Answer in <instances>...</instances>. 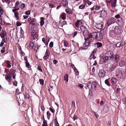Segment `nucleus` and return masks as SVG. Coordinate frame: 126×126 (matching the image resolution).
<instances>
[{
  "mask_svg": "<svg viewBox=\"0 0 126 126\" xmlns=\"http://www.w3.org/2000/svg\"><path fill=\"white\" fill-rule=\"evenodd\" d=\"M94 39L98 41H100L103 38V34L100 32H94L92 33Z\"/></svg>",
  "mask_w": 126,
  "mask_h": 126,
  "instance_id": "nucleus-1",
  "label": "nucleus"
},
{
  "mask_svg": "<svg viewBox=\"0 0 126 126\" xmlns=\"http://www.w3.org/2000/svg\"><path fill=\"white\" fill-rule=\"evenodd\" d=\"M31 41H32V40H35L37 39L38 36L36 32L33 29L31 30Z\"/></svg>",
  "mask_w": 126,
  "mask_h": 126,
  "instance_id": "nucleus-2",
  "label": "nucleus"
},
{
  "mask_svg": "<svg viewBox=\"0 0 126 126\" xmlns=\"http://www.w3.org/2000/svg\"><path fill=\"white\" fill-rule=\"evenodd\" d=\"M94 38L93 37L92 33H90L88 35V37L87 38L84 39L85 40H87V41H89V43L93 42L94 41Z\"/></svg>",
  "mask_w": 126,
  "mask_h": 126,
  "instance_id": "nucleus-3",
  "label": "nucleus"
},
{
  "mask_svg": "<svg viewBox=\"0 0 126 126\" xmlns=\"http://www.w3.org/2000/svg\"><path fill=\"white\" fill-rule=\"evenodd\" d=\"M114 30L117 35L120 34L123 31L121 27L119 26H116Z\"/></svg>",
  "mask_w": 126,
  "mask_h": 126,
  "instance_id": "nucleus-4",
  "label": "nucleus"
},
{
  "mask_svg": "<svg viewBox=\"0 0 126 126\" xmlns=\"http://www.w3.org/2000/svg\"><path fill=\"white\" fill-rule=\"evenodd\" d=\"M115 22V18L113 17L110 18L107 20V26L108 27L111 24H114Z\"/></svg>",
  "mask_w": 126,
  "mask_h": 126,
  "instance_id": "nucleus-5",
  "label": "nucleus"
},
{
  "mask_svg": "<svg viewBox=\"0 0 126 126\" xmlns=\"http://www.w3.org/2000/svg\"><path fill=\"white\" fill-rule=\"evenodd\" d=\"M115 20L117 23L120 22H123V18L120 16V15L119 14H117L115 16Z\"/></svg>",
  "mask_w": 126,
  "mask_h": 126,
  "instance_id": "nucleus-6",
  "label": "nucleus"
},
{
  "mask_svg": "<svg viewBox=\"0 0 126 126\" xmlns=\"http://www.w3.org/2000/svg\"><path fill=\"white\" fill-rule=\"evenodd\" d=\"M112 58L111 60L115 63L119 61V56L117 54L114 55Z\"/></svg>",
  "mask_w": 126,
  "mask_h": 126,
  "instance_id": "nucleus-7",
  "label": "nucleus"
},
{
  "mask_svg": "<svg viewBox=\"0 0 126 126\" xmlns=\"http://www.w3.org/2000/svg\"><path fill=\"white\" fill-rule=\"evenodd\" d=\"M124 74V73H123L120 70H117L116 72V76L118 78H121L123 76Z\"/></svg>",
  "mask_w": 126,
  "mask_h": 126,
  "instance_id": "nucleus-8",
  "label": "nucleus"
},
{
  "mask_svg": "<svg viewBox=\"0 0 126 126\" xmlns=\"http://www.w3.org/2000/svg\"><path fill=\"white\" fill-rule=\"evenodd\" d=\"M106 73L105 71L104 70H100L98 73V76L100 78H102L105 76Z\"/></svg>",
  "mask_w": 126,
  "mask_h": 126,
  "instance_id": "nucleus-9",
  "label": "nucleus"
},
{
  "mask_svg": "<svg viewBox=\"0 0 126 126\" xmlns=\"http://www.w3.org/2000/svg\"><path fill=\"white\" fill-rule=\"evenodd\" d=\"M28 21L29 22L30 24L33 27L35 25V19L31 18V17H29L28 19Z\"/></svg>",
  "mask_w": 126,
  "mask_h": 126,
  "instance_id": "nucleus-10",
  "label": "nucleus"
},
{
  "mask_svg": "<svg viewBox=\"0 0 126 126\" xmlns=\"http://www.w3.org/2000/svg\"><path fill=\"white\" fill-rule=\"evenodd\" d=\"M80 30L82 32L83 35H84L85 34L87 33L88 31V29L87 28L82 25L80 26Z\"/></svg>",
  "mask_w": 126,
  "mask_h": 126,
  "instance_id": "nucleus-11",
  "label": "nucleus"
},
{
  "mask_svg": "<svg viewBox=\"0 0 126 126\" xmlns=\"http://www.w3.org/2000/svg\"><path fill=\"white\" fill-rule=\"evenodd\" d=\"M107 67L109 70L110 71H112L115 68L114 66H113V64L111 63H109L108 64Z\"/></svg>",
  "mask_w": 126,
  "mask_h": 126,
  "instance_id": "nucleus-12",
  "label": "nucleus"
},
{
  "mask_svg": "<svg viewBox=\"0 0 126 126\" xmlns=\"http://www.w3.org/2000/svg\"><path fill=\"white\" fill-rule=\"evenodd\" d=\"M97 84L96 82H93L92 83L91 88L92 90L93 91H94L96 90V85Z\"/></svg>",
  "mask_w": 126,
  "mask_h": 126,
  "instance_id": "nucleus-13",
  "label": "nucleus"
},
{
  "mask_svg": "<svg viewBox=\"0 0 126 126\" xmlns=\"http://www.w3.org/2000/svg\"><path fill=\"white\" fill-rule=\"evenodd\" d=\"M12 76L8 74L5 76V79L8 82V84L9 85L11 84Z\"/></svg>",
  "mask_w": 126,
  "mask_h": 126,
  "instance_id": "nucleus-14",
  "label": "nucleus"
},
{
  "mask_svg": "<svg viewBox=\"0 0 126 126\" xmlns=\"http://www.w3.org/2000/svg\"><path fill=\"white\" fill-rule=\"evenodd\" d=\"M107 55V56L108 57V58L109 57L110 59L111 60L112 57H113V52L110 51H109L106 53Z\"/></svg>",
  "mask_w": 126,
  "mask_h": 126,
  "instance_id": "nucleus-15",
  "label": "nucleus"
},
{
  "mask_svg": "<svg viewBox=\"0 0 126 126\" xmlns=\"http://www.w3.org/2000/svg\"><path fill=\"white\" fill-rule=\"evenodd\" d=\"M109 34L110 36L112 37H115L117 35L114 30L110 31L109 32Z\"/></svg>",
  "mask_w": 126,
  "mask_h": 126,
  "instance_id": "nucleus-16",
  "label": "nucleus"
},
{
  "mask_svg": "<svg viewBox=\"0 0 126 126\" xmlns=\"http://www.w3.org/2000/svg\"><path fill=\"white\" fill-rule=\"evenodd\" d=\"M7 34L6 32L5 31V30H1L0 33V36L1 38H2L6 37Z\"/></svg>",
  "mask_w": 126,
  "mask_h": 126,
  "instance_id": "nucleus-17",
  "label": "nucleus"
},
{
  "mask_svg": "<svg viewBox=\"0 0 126 126\" xmlns=\"http://www.w3.org/2000/svg\"><path fill=\"white\" fill-rule=\"evenodd\" d=\"M96 28L98 29H102L103 26V23L101 22L100 23L96 24L95 25Z\"/></svg>",
  "mask_w": 126,
  "mask_h": 126,
  "instance_id": "nucleus-18",
  "label": "nucleus"
},
{
  "mask_svg": "<svg viewBox=\"0 0 126 126\" xmlns=\"http://www.w3.org/2000/svg\"><path fill=\"white\" fill-rule=\"evenodd\" d=\"M101 59L103 62L105 63L109 62L108 57H107V56L102 57Z\"/></svg>",
  "mask_w": 126,
  "mask_h": 126,
  "instance_id": "nucleus-19",
  "label": "nucleus"
},
{
  "mask_svg": "<svg viewBox=\"0 0 126 126\" xmlns=\"http://www.w3.org/2000/svg\"><path fill=\"white\" fill-rule=\"evenodd\" d=\"M100 16L103 18H104L106 17L107 13L106 12L105 10H102L100 14Z\"/></svg>",
  "mask_w": 126,
  "mask_h": 126,
  "instance_id": "nucleus-20",
  "label": "nucleus"
},
{
  "mask_svg": "<svg viewBox=\"0 0 126 126\" xmlns=\"http://www.w3.org/2000/svg\"><path fill=\"white\" fill-rule=\"evenodd\" d=\"M96 49H95L92 52V53L90 56V58L92 59L93 58L94 59H95L96 57L94 55L95 53L96 52Z\"/></svg>",
  "mask_w": 126,
  "mask_h": 126,
  "instance_id": "nucleus-21",
  "label": "nucleus"
},
{
  "mask_svg": "<svg viewBox=\"0 0 126 126\" xmlns=\"http://www.w3.org/2000/svg\"><path fill=\"white\" fill-rule=\"evenodd\" d=\"M62 3L63 6L65 7H68V2L67 0H62Z\"/></svg>",
  "mask_w": 126,
  "mask_h": 126,
  "instance_id": "nucleus-22",
  "label": "nucleus"
},
{
  "mask_svg": "<svg viewBox=\"0 0 126 126\" xmlns=\"http://www.w3.org/2000/svg\"><path fill=\"white\" fill-rule=\"evenodd\" d=\"M67 8L65 9L66 12L67 14L70 15L72 14V12L71 10L69 7H67Z\"/></svg>",
  "mask_w": 126,
  "mask_h": 126,
  "instance_id": "nucleus-23",
  "label": "nucleus"
},
{
  "mask_svg": "<svg viewBox=\"0 0 126 126\" xmlns=\"http://www.w3.org/2000/svg\"><path fill=\"white\" fill-rule=\"evenodd\" d=\"M66 14L64 13H62L60 16V18L64 20L66 18Z\"/></svg>",
  "mask_w": 126,
  "mask_h": 126,
  "instance_id": "nucleus-24",
  "label": "nucleus"
},
{
  "mask_svg": "<svg viewBox=\"0 0 126 126\" xmlns=\"http://www.w3.org/2000/svg\"><path fill=\"white\" fill-rule=\"evenodd\" d=\"M111 82L113 85L115 84L117 81V79L113 77H112L111 79Z\"/></svg>",
  "mask_w": 126,
  "mask_h": 126,
  "instance_id": "nucleus-25",
  "label": "nucleus"
},
{
  "mask_svg": "<svg viewBox=\"0 0 126 126\" xmlns=\"http://www.w3.org/2000/svg\"><path fill=\"white\" fill-rule=\"evenodd\" d=\"M16 72V70L13 69H11L9 73L8 74L9 75H11V76L12 75H13L15 74V72Z\"/></svg>",
  "mask_w": 126,
  "mask_h": 126,
  "instance_id": "nucleus-26",
  "label": "nucleus"
},
{
  "mask_svg": "<svg viewBox=\"0 0 126 126\" xmlns=\"http://www.w3.org/2000/svg\"><path fill=\"white\" fill-rule=\"evenodd\" d=\"M34 45L33 42L32 41H31V42L29 44V48L31 49H32L33 48Z\"/></svg>",
  "mask_w": 126,
  "mask_h": 126,
  "instance_id": "nucleus-27",
  "label": "nucleus"
},
{
  "mask_svg": "<svg viewBox=\"0 0 126 126\" xmlns=\"http://www.w3.org/2000/svg\"><path fill=\"white\" fill-rule=\"evenodd\" d=\"M125 61L124 60L121 61L119 62V65L121 67H123L125 65Z\"/></svg>",
  "mask_w": 126,
  "mask_h": 126,
  "instance_id": "nucleus-28",
  "label": "nucleus"
},
{
  "mask_svg": "<svg viewBox=\"0 0 126 126\" xmlns=\"http://www.w3.org/2000/svg\"><path fill=\"white\" fill-rule=\"evenodd\" d=\"M44 19L45 18L44 17H41L40 18V25L41 26H43L44 24Z\"/></svg>",
  "mask_w": 126,
  "mask_h": 126,
  "instance_id": "nucleus-29",
  "label": "nucleus"
},
{
  "mask_svg": "<svg viewBox=\"0 0 126 126\" xmlns=\"http://www.w3.org/2000/svg\"><path fill=\"white\" fill-rule=\"evenodd\" d=\"M116 0H113L111 2V6L113 8L115 6L116 4Z\"/></svg>",
  "mask_w": 126,
  "mask_h": 126,
  "instance_id": "nucleus-30",
  "label": "nucleus"
},
{
  "mask_svg": "<svg viewBox=\"0 0 126 126\" xmlns=\"http://www.w3.org/2000/svg\"><path fill=\"white\" fill-rule=\"evenodd\" d=\"M80 20H78L77 22L75 23V24L76 27H79L80 25Z\"/></svg>",
  "mask_w": 126,
  "mask_h": 126,
  "instance_id": "nucleus-31",
  "label": "nucleus"
},
{
  "mask_svg": "<svg viewBox=\"0 0 126 126\" xmlns=\"http://www.w3.org/2000/svg\"><path fill=\"white\" fill-rule=\"evenodd\" d=\"M68 76L67 74H66L64 77V80L66 81L67 82L68 81Z\"/></svg>",
  "mask_w": 126,
  "mask_h": 126,
  "instance_id": "nucleus-32",
  "label": "nucleus"
},
{
  "mask_svg": "<svg viewBox=\"0 0 126 126\" xmlns=\"http://www.w3.org/2000/svg\"><path fill=\"white\" fill-rule=\"evenodd\" d=\"M24 95L25 99H29L30 97V95L27 93H25V94H24Z\"/></svg>",
  "mask_w": 126,
  "mask_h": 126,
  "instance_id": "nucleus-33",
  "label": "nucleus"
},
{
  "mask_svg": "<svg viewBox=\"0 0 126 126\" xmlns=\"http://www.w3.org/2000/svg\"><path fill=\"white\" fill-rule=\"evenodd\" d=\"M109 79H108L105 80V84L109 86H110V84L109 82Z\"/></svg>",
  "mask_w": 126,
  "mask_h": 126,
  "instance_id": "nucleus-34",
  "label": "nucleus"
},
{
  "mask_svg": "<svg viewBox=\"0 0 126 126\" xmlns=\"http://www.w3.org/2000/svg\"><path fill=\"white\" fill-rule=\"evenodd\" d=\"M85 42L83 45V46L84 47H87L90 44L89 42V41H87V40H85Z\"/></svg>",
  "mask_w": 126,
  "mask_h": 126,
  "instance_id": "nucleus-35",
  "label": "nucleus"
},
{
  "mask_svg": "<svg viewBox=\"0 0 126 126\" xmlns=\"http://www.w3.org/2000/svg\"><path fill=\"white\" fill-rule=\"evenodd\" d=\"M6 63L7 64L6 66L8 68H10L11 67V66L10 64V62L8 60L5 61Z\"/></svg>",
  "mask_w": 126,
  "mask_h": 126,
  "instance_id": "nucleus-36",
  "label": "nucleus"
},
{
  "mask_svg": "<svg viewBox=\"0 0 126 126\" xmlns=\"http://www.w3.org/2000/svg\"><path fill=\"white\" fill-rule=\"evenodd\" d=\"M37 69L38 70L41 72H43L41 68V66L40 64H38L37 66Z\"/></svg>",
  "mask_w": 126,
  "mask_h": 126,
  "instance_id": "nucleus-37",
  "label": "nucleus"
},
{
  "mask_svg": "<svg viewBox=\"0 0 126 126\" xmlns=\"http://www.w3.org/2000/svg\"><path fill=\"white\" fill-rule=\"evenodd\" d=\"M19 7H20V8L23 9L25 7V5L24 3H21L20 4Z\"/></svg>",
  "mask_w": 126,
  "mask_h": 126,
  "instance_id": "nucleus-38",
  "label": "nucleus"
},
{
  "mask_svg": "<svg viewBox=\"0 0 126 126\" xmlns=\"http://www.w3.org/2000/svg\"><path fill=\"white\" fill-rule=\"evenodd\" d=\"M96 44L97 45V48L101 47L102 45V43H101L97 42Z\"/></svg>",
  "mask_w": 126,
  "mask_h": 126,
  "instance_id": "nucleus-39",
  "label": "nucleus"
},
{
  "mask_svg": "<svg viewBox=\"0 0 126 126\" xmlns=\"http://www.w3.org/2000/svg\"><path fill=\"white\" fill-rule=\"evenodd\" d=\"M25 63L26 66L27 67L29 68L31 67V66L28 62H25Z\"/></svg>",
  "mask_w": 126,
  "mask_h": 126,
  "instance_id": "nucleus-40",
  "label": "nucleus"
},
{
  "mask_svg": "<svg viewBox=\"0 0 126 126\" xmlns=\"http://www.w3.org/2000/svg\"><path fill=\"white\" fill-rule=\"evenodd\" d=\"M95 6V10L96 11L99 10L101 8V7L100 6H98L96 5H94Z\"/></svg>",
  "mask_w": 126,
  "mask_h": 126,
  "instance_id": "nucleus-41",
  "label": "nucleus"
},
{
  "mask_svg": "<svg viewBox=\"0 0 126 126\" xmlns=\"http://www.w3.org/2000/svg\"><path fill=\"white\" fill-rule=\"evenodd\" d=\"M15 17L16 18L17 20H19V17H18V12H17L16 13H15L14 14Z\"/></svg>",
  "mask_w": 126,
  "mask_h": 126,
  "instance_id": "nucleus-42",
  "label": "nucleus"
},
{
  "mask_svg": "<svg viewBox=\"0 0 126 126\" xmlns=\"http://www.w3.org/2000/svg\"><path fill=\"white\" fill-rule=\"evenodd\" d=\"M54 121V124L55 126H60L59 124L57 121V119H55Z\"/></svg>",
  "mask_w": 126,
  "mask_h": 126,
  "instance_id": "nucleus-43",
  "label": "nucleus"
},
{
  "mask_svg": "<svg viewBox=\"0 0 126 126\" xmlns=\"http://www.w3.org/2000/svg\"><path fill=\"white\" fill-rule=\"evenodd\" d=\"M121 46H123L125 44V42L123 40H122L120 42H119Z\"/></svg>",
  "mask_w": 126,
  "mask_h": 126,
  "instance_id": "nucleus-44",
  "label": "nucleus"
},
{
  "mask_svg": "<svg viewBox=\"0 0 126 126\" xmlns=\"http://www.w3.org/2000/svg\"><path fill=\"white\" fill-rule=\"evenodd\" d=\"M42 41L45 44V45L46 46H47V45H48V42H47L46 40L45 39V38H42Z\"/></svg>",
  "mask_w": 126,
  "mask_h": 126,
  "instance_id": "nucleus-45",
  "label": "nucleus"
},
{
  "mask_svg": "<svg viewBox=\"0 0 126 126\" xmlns=\"http://www.w3.org/2000/svg\"><path fill=\"white\" fill-rule=\"evenodd\" d=\"M20 3L18 1H16V2L15 4V8H17V7L20 5Z\"/></svg>",
  "mask_w": 126,
  "mask_h": 126,
  "instance_id": "nucleus-46",
  "label": "nucleus"
},
{
  "mask_svg": "<svg viewBox=\"0 0 126 126\" xmlns=\"http://www.w3.org/2000/svg\"><path fill=\"white\" fill-rule=\"evenodd\" d=\"M39 82L40 84L43 85L44 84V80L42 79H39Z\"/></svg>",
  "mask_w": 126,
  "mask_h": 126,
  "instance_id": "nucleus-47",
  "label": "nucleus"
},
{
  "mask_svg": "<svg viewBox=\"0 0 126 126\" xmlns=\"http://www.w3.org/2000/svg\"><path fill=\"white\" fill-rule=\"evenodd\" d=\"M47 118L48 119L50 118V116H51V114L50 113L49 111H48L47 112Z\"/></svg>",
  "mask_w": 126,
  "mask_h": 126,
  "instance_id": "nucleus-48",
  "label": "nucleus"
},
{
  "mask_svg": "<svg viewBox=\"0 0 126 126\" xmlns=\"http://www.w3.org/2000/svg\"><path fill=\"white\" fill-rule=\"evenodd\" d=\"M49 57V55H45L44 56L43 58L44 60H47L48 58Z\"/></svg>",
  "mask_w": 126,
  "mask_h": 126,
  "instance_id": "nucleus-49",
  "label": "nucleus"
},
{
  "mask_svg": "<svg viewBox=\"0 0 126 126\" xmlns=\"http://www.w3.org/2000/svg\"><path fill=\"white\" fill-rule=\"evenodd\" d=\"M39 47L37 45H34V49L36 50V51H37V50L38 49Z\"/></svg>",
  "mask_w": 126,
  "mask_h": 126,
  "instance_id": "nucleus-50",
  "label": "nucleus"
},
{
  "mask_svg": "<svg viewBox=\"0 0 126 126\" xmlns=\"http://www.w3.org/2000/svg\"><path fill=\"white\" fill-rule=\"evenodd\" d=\"M5 47H3L2 48V50H1V52L2 53H4L5 52Z\"/></svg>",
  "mask_w": 126,
  "mask_h": 126,
  "instance_id": "nucleus-51",
  "label": "nucleus"
},
{
  "mask_svg": "<svg viewBox=\"0 0 126 126\" xmlns=\"http://www.w3.org/2000/svg\"><path fill=\"white\" fill-rule=\"evenodd\" d=\"M85 7V5L82 4L80 5L79 7V8L80 9H84Z\"/></svg>",
  "mask_w": 126,
  "mask_h": 126,
  "instance_id": "nucleus-52",
  "label": "nucleus"
},
{
  "mask_svg": "<svg viewBox=\"0 0 126 126\" xmlns=\"http://www.w3.org/2000/svg\"><path fill=\"white\" fill-rule=\"evenodd\" d=\"M42 120L43 121V123H47V121H46L45 119L44 115H43V116Z\"/></svg>",
  "mask_w": 126,
  "mask_h": 126,
  "instance_id": "nucleus-53",
  "label": "nucleus"
},
{
  "mask_svg": "<svg viewBox=\"0 0 126 126\" xmlns=\"http://www.w3.org/2000/svg\"><path fill=\"white\" fill-rule=\"evenodd\" d=\"M5 24V21H2L1 18H0V24L3 25Z\"/></svg>",
  "mask_w": 126,
  "mask_h": 126,
  "instance_id": "nucleus-54",
  "label": "nucleus"
},
{
  "mask_svg": "<svg viewBox=\"0 0 126 126\" xmlns=\"http://www.w3.org/2000/svg\"><path fill=\"white\" fill-rule=\"evenodd\" d=\"M2 1L3 2L8 3V4H9L10 0H2Z\"/></svg>",
  "mask_w": 126,
  "mask_h": 126,
  "instance_id": "nucleus-55",
  "label": "nucleus"
},
{
  "mask_svg": "<svg viewBox=\"0 0 126 126\" xmlns=\"http://www.w3.org/2000/svg\"><path fill=\"white\" fill-rule=\"evenodd\" d=\"M21 23L19 21H17L16 23V25L17 26H19L21 25Z\"/></svg>",
  "mask_w": 126,
  "mask_h": 126,
  "instance_id": "nucleus-56",
  "label": "nucleus"
},
{
  "mask_svg": "<svg viewBox=\"0 0 126 126\" xmlns=\"http://www.w3.org/2000/svg\"><path fill=\"white\" fill-rule=\"evenodd\" d=\"M16 94L18 95L20 94V92L18 89H17L16 91Z\"/></svg>",
  "mask_w": 126,
  "mask_h": 126,
  "instance_id": "nucleus-57",
  "label": "nucleus"
},
{
  "mask_svg": "<svg viewBox=\"0 0 126 126\" xmlns=\"http://www.w3.org/2000/svg\"><path fill=\"white\" fill-rule=\"evenodd\" d=\"M50 54V52L47 49L46 52L45 53V55H47L49 56Z\"/></svg>",
  "mask_w": 126,
  "mask_h": 126,
  "instance_id": "nucleus-58",
  "label": "nucleus"
},
{
  "mask_svg": "<svg viewBox=\"0 0 126 126\" xmlns=\"http://www.w3.org/2000/svg\"><path fill=\"white\" fill-rule=\"evenodd\" d=\"M53 86H52L50 85L49 87L48 91H51L53 89Z\"/></svg>",
  "mask_w": 126,
  "mask_h": 126,
  "instance_id": "nucleus-59",
  "label": "nucleus"
},
{
  "mask_svg": "<svg viewBox=\"0 0 126 126\" xmlns=\"http://www.w3.org/2000/svg\"><path fill=\"white\" fill-rule=\"evenodd\" d=\"M13 84L15 86H17V82L16 81H13Z\"/></svg>",
  "mask_w": 126,
  "mask_h": 126,
  "instance_id": "nucleus-60",
  "label": "nucleus"
},
{
  "mask_svg": "<svg viewBox=\"0 0 126 126\" xmlns=\"http://www.w3.org/2000/svg\"><path fill=\"white\" fill-rule=\"evenodd\" d=\"M20 33L21 35H22V36L23 35V34L24 33V31L22 30L21 27H20Z\"/></svg>",
  "mask_w": 126,
  "mask_h": 126,
  "instance_id": "nucleus-61",
  "label": "nucleus"
},
{
  "mask_svg": "<svg viewBox=\"0 0 126 126\" xmlns=\"http://www.w3.org/2000/svg\"><path fill=\"white\" fill-rule=\"evenodd\" d=\"M53 45V43L52 42H50L49 44V46L50 47H52Z\"/></svg>",
  "mask_w": 126,
  "mask_h": 126,
  "instance_id": "nucleus-62",
  "label": "nucleus"
},
{
  "mask_svg": "<svg viewBox=\"0 0 126 126\" xmlns=\"http://www.w3.org/2000/svg\"><path fill=\"white\" fill-rule=\"evenodd\" d=\"M72 118L73 119V121H75L76 119H77V116L76 115H74L73 117Z\"/></svg>",
  "mask_w": 126,
  "mask_h": 126,
  "instance_id": "nucleus-63",
  "label": "nucleus"
},
{
  "mask_svg": "<svg viewBox=\"0 0 126 126\" xmlns=\"http://www.w3.org/2000/svg\"><path fill=\"white\" fill-rule=\"evenodd\" d=\"M64 44L65 46L67 47L68 45L67 42L65 41H64Z\"/></svg>",
  "mask_w": 126,
  "mask_h": 126,
  "instance_id": "nucleus-64",
  "label": "nucleus"
}]
</instances>
